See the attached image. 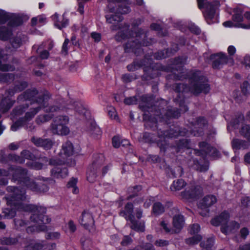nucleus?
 <instances>
[{
    "instance_id": "f257e3e1",
    "label": "nucleus",
    "mask_w": 250,
    "mask_h": 250,
    "mask_svg": "<svg viewBox=\"0 0 250 250\" xmlns=\"http://www.w3.org/2000/svg\"><path fill=\"white\" fill-rule=\"evenodd\" d=\"M7 190L10 192L7 197V204L12 208H5L3 213L7 218H12L15 216V209L19 211H31V221L34 224L28 227L27 231H45L47 230L46 226L44 224L49 223L51 219L45 215L46 209L43 207H37L34 205H27L23 203L26 199L24 189L19 187H8Z\"/></svg>"
},
{
    "instance_id": "f03ea898",
    "label": "nucleus",
    "mask_w": 250,
    "mask_h": 250,
    "mask_svg": "<svg viewBox=\"0 0 250 250\" xmlns=\"http://www.w3.org/2000/svg\"><path fill=\"white\" fill-rule=\"evenodd\" d=\"M47 99V96H43L42 94H39L36 89L28 90L24 92V94L20 95L18 98L19 101L25 102V104L26 106L25 107L23 105H20L15 109L14 112H15V115H21L25 111V108L28 106L29 103L31 106L29 111L25 113V119L26 120H29L33 118L42 107L45 108V111L49 113L62 110V107L55 105L47 107L46 106Z\"/></svg>"
},
{
    "instance_id": "7ed1b4c3",
    "label": "nucleus",
    "mask_w": 250,
    "mask_h": 250,
    "mask_svg": "<svg viewBox=\"0 0 250 250\" xmlns=\"http://www.w3.org/2000/svg\"><path fill=\"white\" fill-rule=\"evenodd\" d=\"M12 176V180L24 185L30 190L38 192H45L48 191V187L42 182L47 179H31L28 175L26 169L21 167H11L8 171L0 169V186H4L8 183L7 177Z\"/></svg>"
},
{
    "instance_id": "20e7f679",
    "label": "nucleus",
    "mask_w": 250,
    "mask_h": 250,
    "mask_svg": "<svg viewBox=\"0 0 250 250\" xmlns=\"http://www.w3.org/2000/svg\"><path fill=\"white\" fill-rule=\"evenodd\" d=\"M126 0H108V7L111 14L106 16L107 22L114 24L112 30H117L120 28L119 22L123 20L122 15L130 12L129 8L126 5L123 6V3Z\"/></svg>"
},
{
    "instance_id": "39448f33",
    "label": "nucleus",
    "mask_w": 250,
    "mask_h": 250,
    "mask_svg": "<svg viewBox=\"0 0 250 250\" xmlns=\"http://www.w3.org/2000/svg\"><path fill=\"white\" fill-rule=\"evenodd\" d=\"M199 8H204L203 11L207 22L211 24L219 21L218 13L217 11L219 3L217 1L212 2L207 1V0H197Z\"/></svg>"
},
{
    "instance_id": "423d86ee",
    "label": "nucleus",
    "mask_w": 250,
    "mask_h": 250,
    "mask_svg": "<svg viewBox=\"0 0 250 250\" xmlns=\"http://www.w3.org/2000/svg\"><path fill=\"white\" fill-rule=\"evenodd\" d=\"M190 81L189 90L192 93L197 94L201 92L207 93L209 91V84L206 82V79L200 75L198 71L193 74Z\"/></svg>"
},
{
    "instance_id": "0eeeda50",
    "label": "nucleus",
    "mask_w": 250,
    "mask_h": 250,
    "mask_svg": "<svg viewBox=\"0 0 250 250\" xmlns=\"http://www.w3.org/2000/svg\"><path fill=\"white\" fill-rule=\"evenodd\" d=\"M133 205L131 203H127L125 208V210L120 212L121 216L125 217L127 221H130L132 229L138 231H144L145 230V224L144 222H137L134 220V216L132 214Z\"/></svg>"
},
{
    "instance_id": "6e6552de",
    "label": "nucleus",
    "mask_w": 250,
    "mask_h": 250,
    "mask_svg": "<svg viewBox=\"0 0 250 250\" xmlns=\"http://www.w3.org/2000/svg\"><path fill=\"white\" fill-rule=\"evenodd\" d=\"M69 122V118L66 116H60L55 118L51 126V130L54 134L65 135L69 132L66 126Z\"/></svg>"
},
{
    "instance_id": "1a4fd4ad",
    "label": "nucleus",
    "mask_w": 250,
    "mask_h": 250,
    "mask_svg": "<svg viewBox=\"0 0 250 250\" xmlns=\"http://www.w3.org/2000/svg\"><path fill=\"white\" fill-rule=\"evenodd\" d=\"M14 160L20 163H22L24 162L23 160V158L29 160V161L26 163V165L31 168L39 170L42 168L43 166L41 163L33 160L34 158V155L28 150H25L21 152V158L17 156H14Z\"/></svg>"
},
{
    "instance_id": "9d476101",
    "label": "nucleus",
    "mask_w": 250,
    "mask_h": 250,
    "mask_svg": "<svg viewBox=\"0 0 250 250\" xmlns=\"http://www.w3.org/2000/svg\"><path fill=\"white\" fill-rule=\"evenodd\" d=\"M49 163L50 165L56 166L51 170V175L53 178H63L67 176L68 170L66 168L61 166V162L51 159Z\"/></svg>"
},
{
    "instance_id": "9b49d317",
    "label": "nucleus",
    "mask_w": 250,
    "mask_h": 250,
    "mask_svg": "<svg viewBox=\"0 0 250 250\" xmlns=\"http://www.w3.org/2000/svg\"><path fill=\"white\" fill-rule=\"evenodd\" d=\"M216 201L217 199L213 195H208L205 197L199 204V207L203 210L199 212L200 214L203 216H207L208 213V208L215 204Z\"/></svg>"
},
{
    "instance_id": "f8f14e48",
    "label": "nucleus",
    "mask_w": 250,
    "mask_h": 250,
    "mask_svg": "<svg viewBox=\"0 0 250 250\" xmlns=\"http://www.w3.org/2000/svg\"><path fill=\"white\" fill-rule=\"evenodd\" d=\"M79 223L85 229H88L94 225V219L91 213L88 211H83L79 219Z\"/></svg>"
},
{
    "instance_id": "ddd939ff",
    "label": "nucleus",
    "mask_w": 250,
    "mask_h": 250,
    "mask_svg": "<svg viewBox=\"0 0 250 250\" xmlns=\"http://www.w3.org/2000/svg\"><path fill=\"white\" fill-rule=\"evenodd\" d=\"M211 59H212V66L214 68H220L224 64L228 62L229 59L225 54L219 53L211 55Z\"/></svg>"
},
{
    "instance_id": "4468645a",
    "label": "nucleus",
    "mask_w": 250,
    "mask_h": 250,
    "mask_svg": "<svg viewBox=\"0 0 250 250\" xmlns=\"http://www.w3.org/2000/svg\"><path fill=\"white\" fill-rule=\"evenodd\" d=\"M230 217L229 213L224 211L220 213L218 216L213 218L211 221V224L214 226H226L228 222Z\"/></svg>"
},
{
    "instance_id": "2eb2a0df",
    "label": "nucleus",
    "mask_w": 250,
    "mask_h": 250,
    "mask_svg": "<svg viewBox=\"0 0 250 250\" xmlns=\"http://www.w3.org/2000/svg\"><path fill=\"white\" fill-rule=\"evenodd\" d=\"M173 229L172 231L174 233H178L183 229L185 224V219L182 215L178 213L173 217L172 221Z\"/></svg>"
},
{
    "instance_id": "dca6fc26",
    "label": "nucleus",
    "mask_w": 250,
    "mask_h": 250,
    "mask_svg": "<svg viewBox=\"0 0 250 250\" xmlns=\"http://www.w3.org/2000/svg\"><path fill=\"white\" fill-rule=\"evenodd\" d=\"M190 189L191 191L189 189H186L184 191L181 192V196L183 199L186 200L193 199L201 193L202 190L199 187H197Z\"/></svg>"
},
{
    "instance_id": "f3484780",
    "label": "nucleus",
    "mask_w": 250,
    "mask_h": 250,
    "mask_svg": "<svg viewBox=\"0 0 250 250\" xmlns=\"http://www.w3.org/2000/svg\"><path fill=\"white\" fill-rule=\"evenodd\" d=\"M86 131L93 137L98 138L101 136L102 131L94 121H88L86 124Z\"/></svg>"
},
{
    "instance_id": "a211bd4d",
    "label": "nucleus",
    "mask_w": 250,
    "mask_h": 250,
    "mask_svg": "<svg viewBox=\"0 0 250 250\" xmlns=\"http://www.w3.org/2000/svg\"><path fill=\"white\" fill-rule=\"evenodd\" d=\"M32 142L38 146L42 147L45 149H50L53 144L52 141L48 139H42L33 137L32 138Z\"/></svg>"
},
{
    "instance_id": "6ab92c4d",
    "label": "nucleus",
    "mask_w": 250,
    "mask_h": 250,
    "mask_svg": "<svg viewBox=\"0 0 250 250\" xmlns=\"http://www.w3.org/2000/svg\"><path fill=\"white\" fill-rule=\"evenodd\" d=\"M80 152L79 148H74L72 144L70 141H66L62 146L61 153L66 156H70Z\"/></svg>"
},
{
    "instance_id": "aec40b11",
    "label": "nucleus",
    "mask_w": 250,
    "mask_h": 250,
    "mask_svg": "<svg viewBox=\"0 0 250 250\" xmlns=\"http://www.w3.org/2000/svg\"><path fill=\"white\" fill-rule=\"evenodd\" d=\"M239 228L240 224L239 223L235 221H228L226 226H223V227H221V230L222 233L228 234L235 231Z\"/></svg>"
},
{
    "instance_id": "412c9836",
    "label": "nucleus",
    "mask_w": 250,
    "mask_h": 250,
    "mask_svg": "<svg viewBox=\"0 0 250 250\" xmlns=\"http://www.w3.org/2000/svg\"><path fill=\"white\" fill-rule=\"evenodd\" d=\"M52 18L54 21V25L59 29L66 27L68 24V20L64 18L63 15L62 17H60L59 15L56 13L52 16Z\"/></svg>"
},
{
    "instance_id": "4be33fe9",
    "label": "nucleus",
    "mask_w": 250,
    "mask_h": 250,
    "mask_svg": "<svg viewBox=\"0 0 250 250\" xmlns=\"http://www.w3.org/2000/svg\"><path fill=\"white\" fill-rule=\"evenodd\" d=\"M72 108H74L76 112L80 115L85 117L89 115V112L80 102H76L74 103V105H69V107H68L69 109H72Z\"/></svg>"
},
{
    "instance_id": "5701e85b",
    "label": "nucleus",
    "mask_w": 250,
    "mask_h": 250,
    "mask_svg": "<svg viewBox=\"0 0 250 250\" xmlns=\"http://www.w3.org/2000/svg\"><path fill=\"white\" fill-rule=\"evenodd\" d=\"M98 167L95 163H93L88 169L87 179L90 182H94L97 177Z\"/></svg>"
},
{
    "instance_id": "b1692460",
    "label": "nucleus",
    "mask_w": 250,
    "mask_h": 250,
    "mask_svg": "<svg viewBox=\"0 0 250 250\" xmlns=\"http://www.w3.org/2000/svg\"><path fill=\"white\" fill-rule=\"evenodd\" d=\"M13 104V101L10 98H4L0 104V112L5 113L11 108Z\"/></svg>"
},
{
    "instance_id": "393cba45",
    "label": "nucleus",
    "mask_w": 250,
    "mask_h": 250,
    "mask_svg": "<svg viewBox=\"0 0 250 250\" xmlns=\"http://www.w3.org/2000/svg\"><path fill=\"white\" fill-rule=\"evenodd\" d=\"M250 146V143L245 141L236 139L232 141V146L234 149H247Z\"/></svg>"
},
{
    "instance_id": "a878e982",
    "label": "nucleus",
    "mask_w": 250,
    "mask_h": 250,
    "mask_svg": "<svg viewBox=\"0 0 250 250\" xmlns=\"http://www.w3.org/2000/svg\"><path fill=\"white\" fill-rule=\"evenodd\" d=\"M186 185V183L182 179H178L173 181L170 186V189L172 191L180 190L183 188Z\"/></svg>"
},
{
    "instance_id": "bb28decb",
    "label": "nucleus",
    "mask_w": 250,
    "mask_h": 250,
    "mask_svg": "<svg viewBox=\"0 0 250 250\" xmlns=\"http://www.w3.org/2000/svg\"><path fill=\"white\" fill-rule=\"evenodd\" d=\"M26 37L21 34L19 35L16 37L11 39V42L12 46L14 48H18L25 41Z\"/></svg>"
},
{
    "instance_id": "cd10ccee",
    "label": "nucleus",
    "mask_w": 250,
    "mask_h": 250,
    "mask_svg": "<svg viewBox=\"0 0 250 250\" xmlns=\"http://www.w3.org/2000/svg\"><path fill=\"white\" fill-rule=\"evenodd\" d=\"M11 35V30L7 28L0 26V39L1 40H8Z\"/></svg>"
},
{
    "instance_id": "c85d7f7f",
    "label": "nucleus",
    "mask_w": 250,
    "mask_h": 250,
    "mask_svg": "<svg viewBox=\"0 0 250 250\" xmlns=\"http://www.w3.org/2000/svg\"><path fill=\"white\" fill-rule=\"evenodd\" d=\"M199 146L201 150L205 152L206 153L209 154L212 152L217 153L216 150L211 147L209 145L205 142H201L199 144Z\"/></svg>"
},
{
    "instance_id": "c756f323",
    "label": "nucleus",
    "mask_w": 250,
    "mask_h": 250,
    "mask_svg": "<svg viewBox=\"0 0 250 250\" xmlns=\"http://www.w3.org/2000/svg\"><path fill=\"white\" fill-rule=\"evenodd\" d=\"M165 211V208L160 202H156L154 204L152 208L153 213L156 215H159Z\"/></svg>"
},
{
    "instance_id": "7c9ffc66",
    "label": "nucleus",
    "mask_w": 250,
    "mask_h": 250,
    "mask_svg": "<svg viewBox=\"0 0 250 250\" xmlns=\"http://www.w3.org/2000/svg\"><path fill=\"white\" fill-rule=\"evenodd\" d=\"M78 180L76 178H72L68 182L67 184V187L72 188V191L74 194H77L79 192V189L76 187V184Z\"/></svg>"
},
{
    "instance_id": "2f4dec72",
    "label": "nucleus",
    "mask_w": 250,
    "mask_h": 250,
    "mask_svg": "<svg viewBox=\"0 0 250 250\" xmlns=\"http://www.w3.org/2000/svg\"><path fill=\"white\" fill-rule=\"evenodd\" d=\"M142 189V187L140 186H136L133 187H130L128 189V192L129 194L128 197V199H131L136 195L137 193Z\"/></svg>"
},
{
    "instance_id": "473e14b6",
    "label": "nucleus",
    "mask_w": 250,
    "mask_h": 250,
    "mask_svg": "<svg viewBox=\"0 0 250 250\" xmlns=\"http://www.w3.org/2000/svg\"><path fill=\"white\" fill-rule=\"evenodd\" d=\"M53 114L41 115L36 119L37 124H41L49 121L53 117Z\"/></svg>"
},
{
    "instance_id": "72a5a7b5",
    "label": "nucleus",
    "mask_w": 250,
    "mask_h": 250,
    "mask_svg": "<svg viewBox=\"0 0 250 250\" xmlns=\"http://www.w3.org/2000/svg\"><path fill=\"white\" fill-rule=\"evenodd\" d=\"M241 134L250 141V126L249 125H244L241 130Z\"/></svg>"
},
{
    "instance_id": "f704fd0d",
    "label": "nucleus",
    "mask_w": 250,
    "mask_h": 250,
    "mask_svg": "<svg viewBox=\"0 0 250 250\" xmlns=\"http://www.w3.org/2000/svg\"><path fill=\"white\" fill-rule=\"evenodd\" d=\"M43 242L41 243H35L34 241L32 242L29 245H28L26 250H40L43 247H44V245L42 244Z\"/></svg>"
},
{
    "instance_id": "c9c22d12",
    "label": "nucleus",
    "mask_w": 250,
    "mask_h": 250,
    "mask_svg": "<svg viewBox=\"0 0 250 250\" xmlns=\"http://www.w3.org/2000/svg\"><path fill=\"white\" fill-rule=\"evenodd\" d=\"M13 79V75L11 74L0 73V83L8 82Z\"/></svg>"
},
{
    "instance_id": "e433bc0d",
    "label": "nucleus",
    "mask_w": 250,
    "mask_h": 250,
    "mask_svg": "<svg viewBox=\"0 0 250 250\" xmlns=\"http://www.w3.org/2000/svg\"><path fill=\"white\" fill-rule=\"evenodd\" d=\"M201 236L199 235H195L192 237L187 239L186 243L189 245H194L198 243L201 240Z\"/></svg>"
},
{
    "instance_id": "4c0bfd02",
    "label": "nucleus",
    "mask_w": 250,
    "mask_h": 250,
    "mask_svg": "<svg viewBox=\"0 0 250 250\" xmlns=\"http://www.w3.org/2000/svg\"><path fill=\"white\" fill-rule=\"evenodd\" d=\"M107 111L110 118L116 120L118 119L117 114L115 109L112 106H109L107 108Z\"/></svg>"
},
{
    "instance_id": "58836bf2",
    "label": "nucleus",
    "mask_w": 250,
    "mask_h": 250,
    "mask_svg": "<svg viewBox=\"0 0 250 250\" xmlns=\"http://www.w3.org/2000/svg\"><path fill=\"white\" fill-rule=\"evenodd\" d=\"M46 18L43 16H39L37 17L32 18V24L35 25L37 24L38 22L41 24H44L45 22Z\"/></svg>"
},
{
    "instance_id": "ea45409f",
    "label": "nucleus",
    "mask_w": 250,
    "mask_h": 250,
    "mask_svg": "<svg viewBox=\"0 0 250 250\" xmlns=\"http://www.w3.org/2000/svg\"><path fill=\"white\" fill-rule=\"evenodd\" d=\"M60 236V234L58 232H51L46 233L45 238L47 239H57Z\"/></svg>"
},
{
    "instance_id": "a19ab883",
    "label": "nucleus",
    "mask_w": 250,
    "mask_h": 250,
    "mask_svg": "<svg viewBox=\"0 0 250 250\" xmlns=\"http://www.w3.org/2000/svg\"><path fill=\"white\" fill-rule=\"evenodd\" d=\"M200 230V226L197 224H193L191 225L189 229V232L191 234H195L197 233Z\"/></svg>"
},
{
    "instance_id": "79ce46f5",
    "label": "nucleus",
    "mask_w": 250,
    "mask_h": 250,
    "mask_svg": "<svg viewBox=\"0 0 250 250\" xmlns=\"http://www.w3.org/2000/svg\"><path fill=\"white\" fill-rule=\"evenodd\" d=\"M137 98L136 97H131L126 98L124 100V103L126 104L130 105L136 104L137 103Z\"/></svg>"
},
{
    "instance_id": "37998d69",
    "label": "nucleus",
    "mask_w": 250,
    "mask_h": 250,
    "mask_svg": "<svg viewBox=\"0 0 250 250\" xmlns=\"http://www.w3.org/2000/svg\"><path fill=\"white\" fill-rule=\"evenodd\" d=\"M69 42V40L68 39H65L62 46V53L64 55H66L68 50L69 46L68 44Z\"/></svg>"
},
{
    "instance_id": "c03bdc74",
    "label": "nucleus",
    "mask_w": 250,
    "mask_h": 250,
    "mask_svg": "<svg viewBox=\"0 0 250 250\" xmlns=\"http://www.w3.org/2000/svg\"><path fill=\"white\" fill-rule=\"evenodd\" d=\"M16 240L15 239L10 238H4L1 240V244L5 245H11L15 244Z\"/></svg>"
},
{
    "instance_id": "a18cd8bd",
    "label": "nucleus",
    "mask_w": 250,
    "mask_h": 250,
    "mask_svg": "<svg viewBox=\"0 0 250 250\" xmlns=\"http://www.w3.org/2000/svg\"><path fill=\"white\" fill-rule=\"evenodd\" d=\"M179 115L180 113L178 110H168L166 116L170 117L178 118L179 116Z\"/></svg>"
},
{
    "instance_id": "49530a36",
    "label": "nucleus",
    "mask_w": 250,
    "mask_h": 250,
    "mask_svg": "<svg viewBox=\"0 0 250 250\" xmlns=\"http://www.w3.org/2000/svg\"><path fill=\"white\" fill-rule=\"evenodd\" d=\"M14 222L17 228H21L25 227L26 225V223L24 222L22 220L15 219Z\"/></svg>"
},
{
    "instance_id": "de8ad7c7",
    "label": "nucleus",
    "mask_w": 250,
    "mask_h": 250,
    "mask_svg": "<svg viewBox=\"0 0 250 250\" xmlns=\"http://www.w3.org/2000/svg\"><path fill=\"white\" fill-rule=\"evenodd\" d=\"M168 242L167 241L159 239L155 242V245L158 247H164L168 245Z\"/></svg>"
},
{
    "instance_id": "09e8293b",
    "label": "nucleus",
    "mask_w": 250,
    "mask_h": 250,
    "mask_svg": "<svg viewBox=\"0 0 250 250\" xmlns=\"http://www.w3.org/2000/svg\"><path fill=\"white\" fill-rule=\"evenodd\" d=\"M249 84L247 82H244L241 85L242 92L244 95H245L249 90Z\"/></svg>"
},
{
    "instance_id": "8fccbe9b",
    "label": "nucleus",
    "mask_w": 250,
    "mask_h": 250,
    "mask_svg": "<svg viewBox=\"0 0 250 250\" xmlns=\"http://www.w3.org/2000/svg\"><path fill=\"white\" fill-rule=\"evenodd\" d=\"M120 139L118 136H115L112 139V144L115 147H119L120 146Z\"/></svg>"
},
{
    "instance_id": "3c124183",
    "label": "nucleus",
    "mask_w": 250,
    "mask_h": 250,
    "mask_svg": "<svg viewBox=\"0 0 250 250\" xmlns=\"http://www.w3.org/2000/svg\"><path fill=\"white\" fill-rule=\"evenodd\" d=\"M241 237L244 239H245L249 234V230L247 228H243L240 230Z\"/></svg>"
},
{
    "instance_id": "603ef678",
    "label": "nucleus",
    "mask_w": 250,
    "mask_h": 250,
    "mask_svg": "<svg viewBox=\"0 0 250 250\" xmlns=\"http://www.w3.org/2000/svg\"><path fill=\"white\" fill-rule=\"evenodd\" d=\"M14 68L12 66H9L7 64H2L0 62V70L2 71H13Z\"/></svg>"
},
{
    "instance_id": "864d4df0",
    "label": "nucleus",
    "mask_w": 250,
    "mask_h": 250,
    "mask_svg": "<svg viewBox=\"0 0 250 250\" xmlns=\"http://www.w3.org/2000/svg\"><path fill=\"white\" fill-rule=\"evenodd\" d=\"M161 226L167 232H174L172 231V229L171 230L169 229V228L168 227V224L165 221H163L161 222Z\"/></svg>"
},
{
    "instance_id": "5fc2aeb1",
    "label": "nucleus",
    "mask_w": 250,
    "mask_h": 250,
    "mask_svg": "<svg viewBox=\"0 0 250 250\" xmlns=\"http://www.w3.org/2000/svg\"><path fill=\"white\" fill-rule=\"evenodd\" d=\"M132 242V240L128 236H125L122 241V245L123 246H127L129 244H130Z\"/></svg>"
},
{
    "instance_id": "6e6d98bb",
    "label": "nucleus",
    "mask_w": 250,
    "mask_h": 250,
    "mask_svg": "<svg viewBox=\"0 0 250 250\" xmlns=\"http://www.w3.org/2000/svg\"><path fill=\"white\" fill-rule=\"evenodd\" d=\"M91 36L94 41L96 42H100L101 39V34L98 33L92 32L91 34Z\"/></svg>"
},
{
    "instance_id": "4d7b16f0",
    "label": "nucleus",
    "mask_w": 250,
    "mask_h": 250,
    "mask_svg": "<svg viewBox=\"0 0 250 250\" xmlns=\"http://www.w3.org/2000/svg\"><path fill=\"white\" fill-rule=\"evenodd\" d=\"M179 134H180V135H183L182 132H180L179 133L178 132H174L173 130H171L170 132L168 133H166V134L165 133V136H167V137L169 138H173V137H176L178 136Z\"/></svg>"
},
{
    "instance_id": "13d9d810",
    "label": "nucleus",
    "mask_w": 250,
    "mask_h": 250,
    "mask_svg": "<svg viewBox=\"0 0 250 250\" xmlns=\"http://www.w3.org/2000/svg\"><path fill=\"white\" fill-rule=\"evenodd\" d=\"M7 17V13L5 11L0 9V22L6 20Z\"/></svg>"
},
{
    "instance_id": "bf43d9fd",
    "label": "nucleus",
    "mask_w": 250,
    "mask_h": 250,
    "mask_svg": "<svg viewBox=\"0 0 250 250\" xmlns=\"http://www.w3.org/2000/svg\"><path fill=\"white\" fill-rule=\"evenodd\" d=\"M207 121L203 117H200L197 120V125L200 126H204L206 124Z\"/></svg>"
},
{
    "instance_id": "052dcab7",
    "label": "nucleus",
    "mask_w": 250,
    "mask_h": 250,
    "mask_svg": "<svg viewBox=\"0 0 250 250\" xmlns=\"http://www.w3.org/2000/svg\"><path fill=\"white\" fill-rule=\"evenodd\" d=\"M178 147H187V148H190V146L188 145V143L187 140H181L180 144L178 145Z\"/></svg>"
},
{
    "instance_id": "680f3d73",
    "label": "nucleus",
    "mask_w": 250,
    "mask_h": 250,
    "mask_svg": "<svg viewBox=\"0 0 250 250\" xmlns=\"http://www.w3.org/2000/svg\"><path fill=\"white\" fill-rule=\"evenodd\" d=\"M185 85L183 84H177L176 90L178 92H186L187 91V88L184 87Z\"/></svg>"
},
{
    "instance_id": "e2e57ef3",
    "label": "nucleus",
    "mask_w": 250,
    "mask_h": 250,
    "mask_svg": "<svg viewBox=\"0 0 250 250\" xmlns=\"http://www.w3.org/2000/svg\"><path fill=\"white\" fill-rule=\"evenodd\" d=\"M228 52L230 56L233 55L236 52V48L233 45H230L228 48Z\"/></svg>"
},
{
    "instance_id": "0e129e2a",
    "label": "nucleus",
    "mask_w": 250,
    "mask_h": 250,
    "mask_svg": "<svg viewBox=\"0 0 250 250\" xmlns=\"http://www.w3.org/2000/svg\"><path fill=\"white\" fill-rule=\"evenodd\" d=\"M233 20L237 22L242 21L243 17L240 14H236L233 16Z\"/></svg>"
},
{
    "instance_id": "69168bd1",
    "label": "nucleus",
    "mask_w": 250,
    "mask_h": 250,
    "mask_svg": "<svg viewBox=\"0 0 250 250\" xmlns=\"http://www.w3.org/2000/svg\"><path fill=\"white\" fill-rule=\"evenodd\" d=\"M245 164L250 165V152L247 153L244 157Z\"/></svg>"
},
{
    "instance_id": "338daca9",
    "label": "nucleus",
    "mask_w": 250,
    "mask_h": 250,
    "mask_svg": "<svg viewBox=\"0 0 250 250\" xmlns=\"http://www.w3.org/2000/svg\"><path fill=\"white\" fill-rule=\"evenodd\" d=\"M68 227L70 230L73 232L76 230V227L75 224H74L73 222L72 221H70L68 223Z\"/></svg>"
},
{
    "instance_id": "774afa93",
    "label": "nucleus",
    "mask_w": 250,
    "mask_h": 250,
    "mask_svg": "<svg viewBox=\"0 0 250 250\" xmlns=\"http://www.w3.org/2000/svg\"><path fill=\"white\" fill-rule=\"evenodd\" d=\"M244 63L246 66H250V56H246L244 59Z\"/></svg>"
}]
</instances>
